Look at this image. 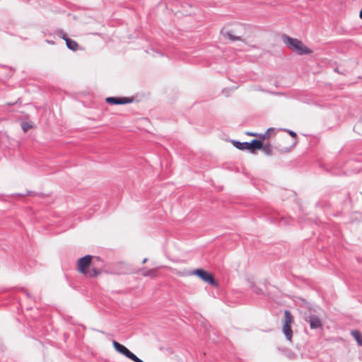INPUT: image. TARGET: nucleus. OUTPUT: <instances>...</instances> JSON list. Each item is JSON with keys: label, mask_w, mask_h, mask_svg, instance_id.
<instances>
[{"label": "nucleus", "mask_w": 362, "mask_h": 362, "mask_svg": "<svg viewBox=\"0 0 362 362\" xmlns=\"http://www.w3.org/2000/svg\"><path fill=\"white\" fill-rule=\"evenodd\" d=\"M128 358L131 359L134 362L137 361V358H139L134 353L132 352V354L129 356Z\"/></svg>", "instance_id": "aec40b11"}, {"label": "nucleus", "mask_w": 362, "mask_h": 362, "mask_svg": "<svg viewBox=\"0 0 362 362\" xmlns=\"http://www.w3.org/2000/svg\"><path fill=\"white\" fill-rule=\"evenodd\" d=\"M262 147L263 143L260 140L253 139L251 142H248V150L252 153H253L255 150L261 149Z\"/></svg>", "instance_id": "423d86ee"}, {"label": "nucleus", "mask_w": 362, "mask_h": 362, "mask_svg": "<svg viewBox=\"0 0 362 362\" xmlns=\"http://www.w3.org/2000/svg\"><path fill=\"white\" fill-rule=\"evenodd\" d=\"M22 129L24 132H26L31 127V125L28 122H22L21 124Z\"/></svg>", "instance_id": "f3484780"}, {"label": "nucleus", "mask_w": 362, "mask_h": 362, "mask_svg": "<svg viewBox=\"0 0 362 362\" xmlns=\"http://www.w3.org/2000/svg\"><path fill=\"white\" fill-rule=\"evenodd\" d=\"M143 276H156V269L147 270L146 272H145L143 274Z\"/></svg>", "instance_id": "2eb2a0df"}, {"label": "nucleus", "mask_w": 362, "mask_h": 362, "mask_svg": "<svg viewBox=\"0 0 362 362\" xmlns=\"http://www.w3.org/2000/svg\"><path fill=\"white\" fill-rule=\"evenodd\" d=\"M359 16H360V18L362 19V9H361V11H360Z\"/></svg>", "instance_id": "a878e982"}, {"label": "nucleus", "mask_w": 362, "mask_h": 362, "mask_svg": "<svg viewBox=\"0 0 362 362\" xmlns=\"http://www.w3.org/2000/svg\"><path fill=\"white\" fill-rule=\"evenodd\" d=\"M65 42H66V45L67 46V47L69 49L73 50V51L77 50L78 45L75 40H73L70 38H67V39H65Z\"/></svg>", "instance_id": "6e6552de"}, {"label": "nucleus", "mask_w": 362, "mask_h": 362, "mask_svg": "<svg viewBox=\"0 0 362 362\" xmlns=\"http://www.w3.org/2000/svg\"><path fill=\"white\" fill-rule=\"evenodd\" d=\"M305 321L309 323L310 329H317L322 326V322L318 316L310 315L305 318Z\"/></svg>", "instance_id": "39448f33"}, {"label": "nucleus", "mask_w": 362, "mask_h": 362, "mask_svg": "<svg viewBox=\"0 0 362 362\" xmlns=\"http://www.w3.org/2000/svg\"><path fill=\"white\" fill-rule=\"evenodd\" d=\"M351 335L354 337L357 343L362 346V334L358 330H352Z\"/></svg>", "instance_id": "9b49d317"}, {"label": "nucleus", "mask_w": 362, "mask_h": 362, "mask_svg": "<svg viewBox=\"0 0 362 362\" xmlns=\"http://www.w3.org/2000/svg\"><path fill=\"white\" fill-rule=\"evenodd\" d=\"M132 98L125 97H108L106 98V102L112 105H124L132 103Z\"/></svg>", "instance_id": "20e7f679"}, {"label": "nucleus", "mask_w": 362, "mask_h": 362, "mask_svg": "<svg viewBox=\"0 0 362 362\" xmlns=\"http://www.w3.org/2000/svg\"><path fill=\"white\" fill-rule=\"evenodd\" d=\"M286 132H288V133L291 136H293V137H296V136H297V135H296V132H293V131H291V130H289V129H286Z\"/></svg>", "instance_id": "412c9836"}, {"label": "nucleus", "mask_w": 362, "mask_h": 362, "mask_svg": "<svg viewBox=\"0 0 362 362\" xmlns=\"http://www.w3.org/2000/svg\"><path fill=\"white\" fill-rule=\"evenodd\" d=\"M293 356H294V354H289V355H288V357H289L290 358H292L293 357Z\"/></svg>", "instance_id": "393cba45"}, {"label": "nucleus", "mask_w": 362, "mask_h": 362, "mask_svg": "<svg viewBox=\"0 0 362 362\" xmlns=\"http://www.w3.org/2000/svg\"><path fill=\"white\" fill-rule=\"evenodd\" d=\"M293 322V316L289 310H286L284 313V324L291 325Z\"/></svg>", "instance_id": "1a4fd4ad"}, {"label": "nucleus", "mask_w": 362, "mask_h": 362, "mask_svg": "<svg viewBox=\"0 0 362 362\" xmlns=\"http://www.w3.org/2000/svg\"><path fill=\"white\" fill-rule=\"evenodd\" d=\"M233 144L239 150H248V142L233 141Z\"/></svg>", "instance_id": "9d476101"}, {"label": "nucleus", "mask_w": 362, "mask_h": 362, "mask_svg": "<svg viewBox=\"0 0 362 362\" xmlns=\"http://www.w3.org/2000/svg\"><path fill=\"white\" fill-rule=\"evenodd\" d=\"M92 260V256L87 255L78 261V270L83 274H88L87 268L89 267Z\"/></svg>", "instance_id": "7ed1b4c3"}, {"label": "nucleus", "mask_w": 362, "mask_h": 362, "mask_svg": "<svg viewBox=\"0 0 362 362\" xmlns=\"http://www.w3.org/2000/svg\"><path fill=\"white\" fill-rule=\"evenodd\" d=\"M283 332L288 341H291L293 332L290 325H283Z\"/></svg>", "instance_id": "0eeeda50"}, {"label": "nucleus", "mask_w": 362, "mask_h": 362, "mask_svg": "<svg viewBox=\"0 0 362 362\" xmlns=\"http://www.w3.org/2000/svg\"><path fill=\"white\" fill-rule=\"evenodd\" d=\"M274 129L272 128V127H270L267 129V131L262 136V138L263 139H269V132H274Z\"/></svg>", "instance_id": "dca6fc26"}, {"label": "nucleus", "mask_w": 362, "mask_h": 362, "mask_svg": "<svg viewBox=\"0 0 362 362\" xmlns=\"http://www.w3.org/2000/svg\"><path fill=\"white\" fill-rule=\"evenodd\" d=\"M262 148L263 149V151L266 154H267V155L272 154V146L269 144L263 145V147Z\"/></svg>", "instance_id": "4468645a"}, {"label": "nucleus", "mask_w": 362, "mask_h": 362, "mask_svg": "<svg viewBox=\"0 0 362 362\" xmlns=\"http://www.w3.org/2000/svg\"><path fill=\"white\" fill-rule=\"evenodd\" d=\"M98 274H99V271L95 268H93L90 271H88V274H86V275L88 276L89 277H95Z\"/></svg>", "instance_id": "ddd939ff"}, {"label": "nucleus", "mask_w": 362, "mask_h": 362, "mask_svg": "<svg viewBox=\"0 0 362 362\" xmlns=\"http://www.w3.org/2000/svg\"><path fill=\"white\" fill-rule=\"evenodd\" d=\"M132 354V352L127 348L123 354L127 358Z\"/></svg>", "instance_id": "4be33fe9"}, {"label": "nucleus", "mask_w": 362, "mask_h": 362, "mask_svg": "<svg viewBox=\"0 0 362 362\" xmlns=\"http://www.w3.org/2000/svg\"><path fill=\"white\" fill-rule=\"evenodd\" d=\"M253 291L255 293H256L257 294H260L262 293V290L260 288H253Z\"/></svg>", "instance_id": "5701e85b"}, {"label": "nucleus", "mask_w": 362, "mask_h": 362, "mask_svg": "<svg viewBox=\"0 0 362 362\" xmlns=\"http://www.w3.org/2000/svg\"><path fill=\"white\" fill-rule=\"evenodd\" d=\"M58 34L63 39L65 40V39H67L69 38L67 36H66V34L64 33L63 30H59L58 31Z\"/></svg>", "instance_id": "6ab92c4d"}, {"label": "nucleus", "mask_w": 362, "mask_h": 362, "mask_svg": "<svg viewBox=\"0 0 362 362\" xmlns=\"http://www.w3.org/2000/svg\"><path fill=\"white\" fill-rule=\"evenodd\" d=\"M247 135H250V136H257V134H255V133H252V132H248V133H247Z\"/></svg>", "instance_id": "b1692460"}, {"label": "nucleus", "mask_w": 362, "mask_h": 362, "mask_svg": "<svg viewBox=\"0 0 362 362\" xmlns=\"http://www.w3.org/2000/svg\"><path fill=\"white\" fill-rule=\"evenodd\" d=\"M25 294H26L27 296H29L28 293H27L26 291H25Z\"/></svg>", "instance_id": "cd10ccee"}, {"label": "nucleus", "mask_w": 362, "mask_h": 362, "mask_svg": "<svg viewBox=\"0 0 362 362\" xmlns=\"http://www.w3.org/2000/svg\"><path fill=\"white\" fill-rule=\"evenodd\" d=\"M112 344H113V346L116 351L121 353L122 354H124L125 349H127L126 346H124V345L119 344V342H117L116 341H113Z\"/></svg>", "instance_id": "f8f14e48"}, {"label": "nucleus", "mask_w": 362, "mask_h": 362, "mask_svg": "<svg viewBox=\"0 0 362 362\" xmlns=\"http://www.w3.org/2000/svg\"><path fill=\"white\" fill-rule=\"evenodd\" d=\"M226 35L228 37V38L233 41L234 40H240V37H235L234 35H233L230 33L229 32H227L226 33Z\"/></svg>", "instance_id": "a211bd4d"}, {"label": "nucleus", "mask_w": 362, "mask_h": 362, "mask_svg": "<svg viewBox=\"0 0 362 362\" xmlns=\"http://www.w3.org/2000/svg\"><path fill=\"white\" fill-rule=\"evenodd\" d=\"M283 42L290 48L293 49L298 54H310L313 51L307 47L301 40L292 38L286 35H282Z\"/></svg>", "instance_id": "f257e3e1"}, {"label": "nucleus", "mask_w": 362, "mask_h": 362, "mask_svg": "<svg viewBox=\"0 0 362 362\" xmlns=\"http://www.w3.org/2000/svg\"><path fill=\"white\" fill-rule=\"evenodd\" d=\"M189 274L197 276L202 281H204L206 283H208L209 284L213 286L217 287L218 285V282L214 279L213 275L203 269H197L195 270L192 271Z\"/></svg>", "instance_id": "f03ea898"}, {"label": "nucleus", "mask_w": 362, "mask_h": 362, "mask_svg": "<svg viewBox=\"0 0 362 362\" xmlns=\"http://www.w3.org/2000/svg\"><path fill=\"white\" fill-rule=\"evenodd\" d=\"M146 261H147V258H145V259H144V260L142 261V263H143V264H144V263H146Z\"/></svg>", "instance_id": "bb28decb"}]
</instances>
